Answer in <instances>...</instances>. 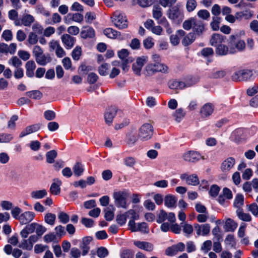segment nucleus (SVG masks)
I'll use <instances>...</instances> for the list:
<instances>
[{
    "mask_svg": "<svg viewBox=\"0 0 258 258\" xmlns=\"http://www.w3.org/2000/svg\"><path fill=\"white\" fill-rule=\"evenodd\" d=\"M182 27L186 30L192 29V32L196 36H201L205 31V24L203 21L195 18L185 20L182 24Z\"/></svg>",
    "mask_w": 258,
    "mask_h": 258,
    "instance_id": "f257e3e1",
    "label": "nucleus"
},
{
    "mask_svg": "<svg viewBox=\"0 0 258 258\" xmlns=\"http://www.w3.org/2000/svg\"><path fill=\"white\" fill-rule=\"evenodd\" d=\"M130 196V193L126 189L114 191L113 194V198L114 200L115 206L117 208L127 209L128 207L127 199Z\"/></svg>",
    "mask_w": 258,
    "mask_h": 258,
    "instance_id": "f03ea898",
    "label": "nucleus"
},
{
    "mask_svg": "<svg viewBox=\"0 0 258 258\" xmlns=\"http://www.w3.org/2000/svg\"><path fill=\"white\" fill-rule=\"evenodd\" d=\"M229 52L230 53H234L237 51H241L245 47V42L240 39L238 34L232 35L230 36L228 42Z\"/></svg>",
    "mask_w": 258,
    "mask_h": 258,
    "instance_id": "7ed1b4c3",
    "label": "nucleus"
},
{
    "mask_svg": "<svg viewBox=\"0 0 258 258\" xmlns=\"http://www.w3.org/2000/svg\"><path fill=\"white\" fill-rule=\"evenodd\" d=\"M254 78L252 70L242 69L235 72L231 76L233 81H248L253 80Z\"/></svg>",
    "mask_w": 258,
    "mask_h": 258,
    "instance_id": "20e7f679",
    "label": "nucleus"
},
{
    "mask_svg": "<svg viewBox=\"0 0 258 258\" xmlns=\"http://www.w3.org/2000/svg\"><path fill=\"white\" fill-rule=\"evenodd\" d=\"M112 19L115 26L120 29L126 28L128 26L127 21L124 14L119 11L114 12Z\"/></svg>",
    "mask_w": 258,
    "mask_h": 258,
    "instance_id": "39448f33",
    "label": "nucleus"
},
{
    "mask_svg": "<svg viewBox=\"0 0 258 258\" xmlns=\"http://www.w3.org/2000/svg\"><path fill=\"white\" fill-rule=\"evenodd\" d=\"M146 69L149 75H153L157 72L164 74L168 73V67L166 65L160 62L149 64L146 66Z\"/></svg>",
    "mask_w": 258,
    "mask_h": 258,
    "instance_id": "423d86ee",
    "label": "nucleus"
},
{
    "mask_svg": "<svg viewBox=\"0 0 258 258\" xmlns=\"http://www.w3.org/2000/svg\"><path fill=\"white\" fill-rule=\"evenodd\" d=\"M153 127L150 123L143 124L139 132V136L142 141H145L150 139L153 134Z\"/></svg>",
    "mask_w": 258,
    "mask_h": 258,
    "instance_id": "0eeeda50",
    "label": "nucleus"
},
{
    "mask_svg": "<svg viewBox=\"0 0 258 258\" xmlns=\"http://www.w3.org/2000/svg\"><path fill=\"white\" fill-rule=\"evenodd\" d=\"M169 19L173 21H177L183 17V14L177 6L170 8L167 12Z\"/></svg>",
    "mask_w": 258,
    "mask_h": 258,
    "instance_id": "6e6552de",
    "label": "nucleus"
},
{
    "mask_svg": "<svg viewBox=\"0 0 258 258\" xmlns=\"http://www.w3.org/2000/svg\"><path fill=\"white\" fill-rule=\"evenodd\" d=\"M50 51L55 50L56 55L59 58L66 55V53L58 41L52 40L49 43Z\"/></svg>",
    "mask_w": 258,
    "mask_h": 258,
    "instance_id": "1a4fd4ad",
    "label": "nucleus"
},
{
    "mask_svg": "<svg viewBox=\"0 0 258 258\" xmlns=\"http://www.w3.org/2000/svg\"><path fill=\"white\" fill-rule=\"evenodd\" d=\"M147 61V57L145 56L138 57L137 58L136 62L133 63L132 65L133 71L136 75L138 76H140L141 75L142 69Z\"/></svg>",
    "mask_w": 258,
    "mask_h": 258,
    "instance_id": "9d476101",
    "label": "nucleus"
},
{
    "mask_svg": "<svg viewBox=\"0 0 258 258\" xmlns=\"http://www.w3.org/2000/svg\"><path fill=\"white\" fill-rule=\"evenodd\" d=\"M201 155L197 151H188L184 153L182 155L183 159L190 163H196L200 160Z\"/></svg>",
    "mask_w": 258,
    "mask_h": 258,
    "instance_id": "9b49d317",
    "label": "nucleus"
},
{
    "mask_svg": "<svg viewBox=\"0 0 258 258\" xmlns=\"http://www.w3.org/2000/svg\"><path fill=\"white\" fill-rule=\"evenodd\" d=\"M117 112V108L115 106H111L106 109L104 113L105 121L108 125H110Z\"/></svg>",
    "mask_w": 258,
    "mask_h": 258,
    "instance_id": "f8f14e48",
    "label": "nucleus"
},
{
    "mask_svg": "<svg viewBox=\"0 0 258 258\" xmlns=\"http://www.w3.org/2000/svg\"><path fill=\"white\" fill-rule=\"evenodd\" d=\"M235 164V159L233 157H228L221 163V170L222 172L227 173L233 168Z\"/></svg>",
    "mask_w": 258,
    "mask_h": 258,
    "instance_id": "ddd939ff",
    "label": "nucleus"
},
{
    "mask_svg": "<svg viewBox=\"0 0 258 258\" xmlns=\"http://www.w3.org/2000/svg\"><path fill=\"white\" fill-rule=\"evenodd\" d=\"M61 40L66 49H71L76 42V38L68 34H63L61 36Z\"/></svg>",
    "mask_w": 258,
    "mask_h": 258,
    "instance_id": "4468645a",
    "label": "nucleus"
},
{
    "mask_svg": "<svg viewBox=\"0 0 258 258\" xmlns=\"http://www.w3.org/2000/svg\"><path fill=\"white\" fill-rule=\"evenodd\" d=\"M226 37L218 33L213 34L210 40V44L214 47H217L221 44L225 43Z\"/></svg>",
    "mask_w": 258,
    "mask_h": 258,
    "instance_id": "2eb2a0df",
    "label": "nucleus"
},
{
    "mask_svg": "<svg viewBox=\"0 0 258 258\" xmlns=\"http://www.w3.org/2000/svg\"><path fill=\"white\" fill-rule=\"evenodd\" d=\"M35 213L30 211H27L21 214L19 220L22 224H27L32 221L35 217Z\"/></svg>",
    "mask_w": 258,
    "mask_h": 258,
    "instance_id": "dca6fc26",
    "label": "nucleus"
},
{
    "mask_svg": "<svg viewBox=\"0 0 258 258\" xmlns=\"http://www.w3.org/2000/svg\"><path fill=\"white\" fill-rule=\"evenodd\" d=\"M134 244L139 248L148 252L153 251L154 248L152 243L147 241H135Z\"/></svg>",
    "mask_w": 258,
    "mask_h": 258,
    "instance_id": "f3484780",
    "label": "nucleus"
},
{
    "mask_svg": "<svg viewBox=\"0 0 258 258\" xmlns=\"http://www.w3.org/2000/svg\"><path fill=\"white\" fill-rule=\"evenodd\" d=\"M35 58L36 62L38 64L42 66H46L52 60L51 57L49 53L45 54L43 53Z\"/></svg>",
    "mask_w": 258,
    "mask_h": 258,
    "instance_id": "a211bd4d",
    "label": "nucleus"
},
{
    "mask_svg": "<svg viewBox=\"0 0 258 258\" xmlns=\"http://www.w3.org/2000/svg\"><path fill=\"white\" fill-rule=\"evenodd\" d=\"M214 111V106L210 103L204 104L202 107L200 113L202 117H207L211 115Z\"/></svg>",
    "mask_w": 258,
    "mask_h": 258,
    "instance_id": "6ab92c4d",
    "label": "nucleus"
},
{
    "mask_svg": "<svg viewBox=\"0 0 258 258\" xmlns=\"http://www.w3.org/2000/svg\"><path fill=\"white\" fill-rule=\"evenodd\" d=\"M195 228L198 235L201 234L202 235H207L209 233L210 229V226L209 224H205L202 225L196 224H195Z\"/></svg>",
    "mask_w": 258,
    "mask_h": 258,
    "instance_id": "aec40b11",
    "label": "nucleus"
},
{
    "mask_svg": "<svg viewBox=\"0 0 258 258\" xmlns=\"http://www.w3.org/2000/svg\"><path fill=\"white\" fill-rule=\"evenodd\" d=\"M40 126L41 124L39 123L28 126L21 133L20 137L22 138L27 135L37 131L40 128Z\"/></svg>",
    "mask_w": 258,
    "mask_h": 258,
    "instance_id": "412c9836",
    "label": "nucleus"
},
{
    "mask_svg": "<svg viewBox=\"0 0 258 258\" xmlns=\"http://www.w3.org/2000/svg\"><path fill=\"white\" fill-rule=\"evenodd\" d=\"M61 184V181L58 178L53 179V182L51 184L50 187V192L54 195H57L60 192V186Z\"/></svg>",
    "mask_w": 258,
    "mask_h": 258,
    "instance_id": "4be33fe9",
    "label": "nucleus"
},
{
    "mask_svg": "<svg viewBox=\"0 0 258 258\" xmlns=\"http://www.w3.org/2000/svg\"><path fill=\"white\" fill-rule=\"evenodd\" d=\"M36 64L34 60H29L27 61L25 64L26 69V75L29 77L32 78L34 75V71L36 68Z\"/></svg>",
    "mask_w": 258,
    "mask_h": 258,
    "instance_id": "5701e85b",
    "label": "nucleus"
},
{
    "mask_svg": "<svg viewBox=\"0 0 258 258\" xmlns=\"http://www.w3.org/2000/svg\"><path fill=\"white\" fill-rule=\"evenodd\" d=\"M92 238L91 237L88 236L84 238L82 240V243L80 245V247L82 249V254L85 255L89 251L90 247L89 244L92 241Z\"/></svg>",
    "mask_w": 258,
    "mask_h": 258,
    "instance_id": "b1692460",
    "label": "nucleus"
},
{
    "mask_svg": "<svg viewBox=\"0 0 258 258\" xmlns=\"http://www.w3.org/2000/svg\"><path fill=\"white\" fill-rule=\"evenodd\" d=\"M196 39L195 33L190 32L188 33L182 39L181 43L184 46H187L192 43Z\"/></svg>",
    "mask_w": 258,
    "mask_h": 258,
    "instance_id": "393cba45",
    "label": "nucleus"
},
{
    "mask_svg": "<svg viewBox=\"0 0 258 258\" xmlns=\"http://www.w3.org/2000/svg\"><path fill=\"white\" fill-rule=\"evenodd\" d=\"M137 141L138 138L135 132L131 131L126 134V143L129 146H134Z\"/></svg>",
    "mask_w": 258,
    "mask_h": 258,
    "instance_id": "a878e982",
    "label": "nucleus"
},
{
    "mask_svg": "<svg viewBox=\"0 0 258 258\" xmlns=\"http://www.w3.org/2000/svg\"><path fill=\"white\" fill-rule=\"evenodd\" d=\"M176 202L177 198L173 195H167L164 198L165 205L168 208L175 207Z\"/></svg>",
    "mask_w": 258,
    "mask_h": 258,
    "instance_id": "bb28decb",
    "label": "nucleus"
},
{
    "mask_svg": "<svg viewBox=\"0 0 258 258\" xmlns=\"http://www.w3.org/2000/svg\"><path fill=\"white\" fill-rule=\"evenodd\" d=\"M103 34L108 38L115 39L118 36H120L121 33L111 28H107L103 30Z\"/></svg>",
    "mask_w": 258,
    "mask_h": 258,
    "instance_id": "cd10ccee",
    "label": "nucleus"
},
{
    "mask_svg": "<svg viewBox=\"0 0 258 258\" xmlns=\"http://www.w3.org/2000/svg\"><path fill=\"white\" fill-rule=\"evenodd\" d=\"M47 192L46 189L37 190L32 191L31 194V197L34 199H41L46 197Z\"/></svg>",
    "mask_w": 258,
    "mask_h": 258,
    "instance_id": "c85d7f7f",
    "label": "nucleus"
},
{
    "mask_svg": "<svg viewBox=\"0 0 258 258\" xmlns=\"http://www.w3.org/2000/svg\"><path fill=\"white\" fill-rule=\"evenodd\" d=\"M81 36L84 39L93 38L95 36V31L94 29L91 27L86 28L81 31Z\"/></svg>",
    "mask_w": 258,
    "mask_h": 258,
    "instance_id": "c756f323",
    "label": "nucleus"
},
{
    "mask_svg": "<svg viewBox=\"0 0 258 258\" xmlns=\"http://www.w3.org/2000/svg\"><path fill=\"white\" fill-rule=\"evenodd\" d=\"M237 224L231 219L226 220L225 225V229L227 231L233 232L237 228Z\"/></svg>",
    "mask_w": 258,
    "mask_h": 258,
    "instance_id": "7c9ffc66",
    "label": "nucleus"
},
{
    "mask_svg": "<svg viewBox=\"0 0 258 258\" xmlns=\"http://www.w3.org/2000/svg\"><path fill=\"white\" fill-rule=\"evenodd\" d=\"M115 209L113 205L110 206L104 210V218L107 221H111L114 218V211Z\"/></svg>",
    "mask_w": 258,
    "mask_h": 258,
    "instance_id": "2f4dec72",
    "label": "nucleus"
},
{
    "mask_svg": "<svg viewBox=\"0 0 258 258\" xmlns=\"http://www.w3.org/2000/svg\"><path fill=\"white\" fill-rule=\"evenodd\" d=\"M21 19L22 24L25 26H30L35 20L33 16L30 14L24 15Z\"/></svg>",
    "mask_w": 258,
    "mask_h": 258,
    "instance_id": "473e14b6",
    "label": "nucleus"
},
{
    "mask_svg": "<svg viewBox=\"0 0 258 258\" xmlns=\"http://www.w3.org/2000/svg\"><path fill=\"white\" fill-rule=\"evenodd\" d=\"M185 112L181 108L177 109L173 113V116L174 117L175 120L179 122L181 119L184 117Z\"/></svg>",
    "mask_w": 258,
    "mask_h": 258,
    "instance_id": "72a5a7b5",
    "label": "nucleus"
},
{
    "mask_svg": "<svg viewBox=\"0 0 258 258\" xmlns=\"http://www.w3.org/2000/svg\"><path fill=\"white\" fill-rule=\"evenodd\" d=\"M215 52L219 55H226L228 52V47L222 43L216 47Z\"/></svg>",
    "mask_w": 258,
    "mask_h": 258,
    "instance_id": "f704fd0d",
    "label": "nucleus"
},
{
    "mask_svg": "<svg viewBox=\"0 0 258 258\" xmlns=\"http://www.w3.org/2000/svg\"><path fill=\"white\" fill-rule=\"evenodd\" d=\"M26 95L33 99H40L42 97V93L39 90H33L26 93Z\"/></svg>",
    "mask_w": 258,
    "mask_h": 258,
    "instance_id": "c9c22d12",
    "label": "nucleus"
},
{
    "mask_svg": "<svg viewBox=\"0 0 258 258\" xmlns=\"http://www.w3.org/2000/svg\"><path fill=\"white\" fill-rule=\"evenodd\" d=\"M237 215L238 218L242 221L249 222L251 220L250 215L248 213H244L242 209H238L237 210Z\"/></svg>",
    "mask_w": 258,
    "mask_h": 258,
    "instance_id": "e433bc0d",
    "label": "nucleus"
},
{
    "mask_svg": "<svg viewBox=\"0 0 258 258\" xmlns=\"http://www.w3.org/2000/svg\"><path fill=\"white\" fill-rule=\"evenodd\" d=\"M74 174L79 177L84 172L83 166L80 162L76 163L73 167Z\"/></svg>",
    "mask_w": 258,
    "mask_h": 258,
    "instance_id": "4c0bfd02",
    "label": "nucleus"
},
{
    "mask_svg": "<svg viewBox=\"0 0 258 258\" xmlns=\"http://www.w3.org/2000/svg\"><path fill=\"white\" fill-rule=\"evenodd\" d=\"M186 183L189 185H197L199 184V180L196 174H192L186 178Z\"/></svg>",
    "mask_w": 258,
    "mask_h": 258,
    "instance_id": "58836bf2",
    "label": "nucleus"
},
{
    "mask_svg": "<svg viewBox=\"0 0 258 258\" xmlns=\"http://www.w3.org/2000/svg\"><path fill=\"white\" fill-rule=\"evenodd\" d=\"M56 216L51 213H46L44 216L45 222L50 225H53L55 223Z\"/></svg>",
    "mask_w": 258,
    "mask_h": 258,
    "instance_id": "ea45409f",
    "label": "nucleus"
},
{
    "mask_svg": "<svg viewBox=\"0 0 258 258\" xmlns=\"http://www.w3.org/2000/svg\"><path fill=\"white\" fill-rule=\"evenodd\" d=\"M57 152L53 150L48 152L46 154V161L48 163H52L54 162L55 158L57 157Z\"/></svg>",
    "mask_w": 258,
    "mask_h": 258,
    "instance_id": "a19ab883",
    "label": "nucleus"
},
{
    "mask_svg": "<svg viewBox=\"0 0 258 258\" xmlns=\"http://www.w3.org/2000/svg\"><path fill=\"white\" fill-rule=\"evenodd\" d=\"M197 6V2L196 0H187L186 3V9L187 11L190 13L194 11Z\"/></svg>",
    "mask_w": 258,
    "mask_h": 258,
    "instance_id": "79ce46f5",
    "label": "nucleus"
},
{
    "mask_svg": "<svg viewBox=\"0 0 258 258\" xmlns=\"http://www.w3.org/2000/svg\"><path fill=\"white\" fill-rule=\"evenodd\" d=\"M162 9L159 6L154 7L153 10V17L156 20H159L162 16Z\"/></svg>",
    "mask_w": 258,
    "mask_h": 258,
    "instance_id": "37998d69",
    "label": "nucleus"
},
{
    "mask_svg": "<svg viewBox=\"0 0 258 258\" xmlns=\"http://www.w3.org/2000/svg\"><path fill=\"white\" fill-rule=\"evenodd\" d=\"M82 55V48L79 46H77L72 52V56L74 60H78Z\"/></svg>",
    "mask_w": 258,
    "mask_h": 258,
    "instance_id": "c03bdc74",
    "label": "nucleus"
},
{
    "mask_svg": "<svg viewBox=\"0 0 258 258\" xmlns=\"http://www.w3.org/2000/svg\"><path fill=\"white\" fill-rule=\"evenodd\" d=\"M8 63L9 64L15 67V68L21 67L22 64L21 60L16 56H13L10 58L8 61Z\"/></svg>",
    "mask_w": 258,
    "mask_h": 258,
    "instance_id": "a18cd8bd",
    "label": "nucleus"
},
{
    "mask_svg": "<svg viewBox=\"0 0 258 258\" xmlns=\"http://www.w3.org/2000/svg\"><path fill=\"white\" fill-rule=\"evenodd\" d=\"M36 11L37 14H41L45 17H49L50 13L46 10L42 5H38L36 7Z\"/></svg>",
    "mask_w": 258,
    "mask_h": 258,
    "instance_id": "49530a36",
    "label": "nucleus"
},
{
    "mask_svg": "<svg viewBox=\"0 0 258 258\" xmlns=\"http://www.w3.org/2000/svg\"><path fill=\"white\" fill-rule=\"evenodd\" d=\"M58 219L61 223L66 224L69 222L70 220V217L66 213L60 212L58 215Z\"/></svg>",
    "mask_w": 258,
    "mask_h": 258,
    "instance_id": "de8ad7c7",
    "label": "nucleus"
},
{
    "mask_svg": "<svg viewBox=\"0 0 258 258\" xmlns=\"http://www.w3.org/2000/svg\"><path fill=\"white\" fill-rule=\"evenodd\" d=\"M244 204V197L242 195L238 194L237 195L234 202V205L235 207L239 208L242 206Z\"/></svg>",
    "mask_w": 258,
    "mask_h": 258,
    "instance_id": "09e8293b",
    "label": "nucleus"
},
{
    "mask_svg": "<svg viewBox=\"0 0 258 258\" xmlns=\"http://www.w3.org/2000/svg\"><path fill=\"white\" fill-rule=\"evenodd\" d=\"M61 18L60 16L57 13H54L52 15V19H48L46 22L48 24H52L59 23L61 21Z\"/></svg>",
    "mask_w": 258,
    "mask_h": 258,
    "instance_id": "8fccbe9b",
    "label": "nucleus"
},
{
    "mask_svg": "<svg viewBox=\"0 0 258 258\" xmlns=\"http://www.w3.org/2000/svg\"><path fill=\"white\" fill-rule=\"evenodd\" d=\"M18 246L20 248L27 250H31L33 247L32 245L30 244V242L28 241V239H24L22 240Z\"/></svg>",
    "mask_w": 258,
    "mask_h": 258,
    "instance_id": "3c124183",
    "label": "nucleus"
},
{
    "mask_svg": "<svg viewBox=\"0 0 258 258\" xmlns=\"http://www.w3.org/2000/svg\"><path fill=\"white\" fill-rule=\"evenodd\" d=\"M68 18H72V19L76 22H81L83 20V15L79 13H75L74 14H69L67 15Z\"/></svg>",
    "mask_w": 258,
    "mask_h": 258,
    "instance_id": "603ef678",
    "label": "nucleus"
},
{
    "mask_svg": "<svg viewBox=\"0 0 258 258\" xmlns=\"http://www.w3.org/2000/svg\"><path fill=\"white\" fill-rule=\"evenodd\" d=\"M127 217L126 212L124 214H119L116 216V222L120 225L122 226L124 225L126 221V218Z\"/></svg>",
    "mask_w": 258,
    "mask_h": 258,
    "instance_id": "864d4df0",
    "label": "nucleus"
},
{
    "mask_svg": "<svg viewBox=\"0 0 258 258\" xmlns=\"http://www.w3.org/2000/svg\"><path fill=\"white\" fill-rule=\"evenodd\" d=\"M137 229V231H139L144 233H148L149 231L147 224L145 222L138 223Z\"/></svg>",
    "mask_w": 258,
    "mask_h": 258,
    "instance_id": "5fc2aeb1",
    "label": "nucleus"
},
{
    "mask_svg": "<svg viewBox=\"0 0 258 258\" xmlns=\"http://www.w3.org/2000/svg\"><path fill=\"white\" fill-rule=\"evenodd\" d=\"M167 218V213L163 210H161L160 213L158 214L156 221L158 223H161L163 222Z\"/></svg>",
    "mask_w": 258,
    "mask_h": 258,
    "instance_id": "6e6d98bb",
    "label": "nucleus"
},
{
    "mask_svg": "<svg viewBox=\"0 0 258 258\" xmlns=\"http://www.w3.org/2000/svg\"><path fill=\"white\" fill-rule=\"evenodd\" d=\"M143 45L146 49H150L154 45V42L153 38L151 37H148L143 41Z\"/></svg>",
    "mask_w": 258,
    "mask_h": 258,
    "instance_id": "4d7b16f0",
    "label": "nucleus"
},
{
    "mask_svg": "<svg viewBox=\"0 0 258 258\" xmlns=\"http://www.w3.org/2000/svg\"><path fill=\"white\" fill-rule=\"evenodd\" d=\"M176 1L177 0H159V4L164 8L171 7Z\"/></svg>",
    "mask_w": 258,
    "mask_h": 258,
    "instance_id": "13d9d810",
    "label": "nucleus"
},
{
    "mask_svg": "<svg viewBox=\"0 0 258 258\" xmlns=\"http://www.w3.org/2000/svg\"><path fill=\"white\" fill-rule=\"evenodd\" d=\"M198 16L204 20H207L210 16V13L206 10H200L197 13Z\"/></svg>",
    "mask_w": 258,
    "mask_h": 258,
    "instance_id": "bf43d9fd",
    "label": "nucleus"
},
{
    "mask_svg": "<svg viewBox=\"0 0 258 258\" xmlns=\"http://www.w3.org/2000/svg\"><path fill=\"white\" fill-rule=\"evenodd\" d=\"M183 232L187 234H190L193 232V227L191 225L187 223H181Z\"/></svg>",
    "mask_w": 258,
    "mask_h": 258,
    "instance_id": "052dcab7",
    "label": "nucleus"
},
{
    "mask_svg": "<svg viewBox=\"0 0 258 258\" xmlns=\"http://www.w3.org/2000/svg\"><path fill=\"white\" fill-rule=\"evenodd\" d=\"M2 37L7 41H11L13 39V34L10 30H5L3 32Z\"/></svg>",
    "mask_w": 258,
    "mask_h": 258,
    "instance_id": "680f3d73",
    "label": "nucleus"
},
{
    "mask_svg": "<svg viewBox=\"0 0 258 258\" xmlns=\"http://www.w3.org/2000/svg\"><path fill=\"white\" fill-rule=\"evenodd\" d=\"M28 41L30 44H35L38 41L37 35L33 32L30 33L28 36Z\"/></svg>",
    "mask_w": 258,
    "mask_h": 258,
    "instance_id": "e2e57ef3",
    "label": "nucleus"
},
{
    "mask_svg": "<svg viewBox=\"0 0 258 258\" xmlns=\"http://www.w3.org/2000/svg\"><path fill=\"white\" fill-rule=\"evenodd\" d=\"M220 189V187L217 185H213L210 187L209 194L212 197H216L218 195Z\"/></svg>",
    "mask_w": 258,
    "mask_h": 258,
    "instance_id": "0e129e2a",
    "label": "nucleus"
},
{
    "mask_svg": "<svg viewBox=\"0 0 258 258\" xmlns=\"http://www.w3.org/2000/svg\"><path fill=\"white\" fill-rule=\"evenodd\" d=\"M97 255L100 258H104L108 254V252L107 249L104 247H101L99 248L97 251Z\"/></svg>",
    "mask_w": 258,
    "mask_h": 258,
    "instance_id": "69168bd1",
    "label": "nucleus"
},
{
    "mask_svg": "<svg viewBox=\"0 0 258 258\" xmlns=\"http://www.w3.org/2000/svg\"><path fill=\"white\" fill-rule=\"evenodd\" d=\"M45 118L47 120H52L55 118V113L52 110H47L44 113Z\"/></svg>",
    "mask_w": 258,
    "mask_h": 258,
    "instance_id": "338daca9",
    "label": "nucleus"
},
{
    "mask_svg": "<svg viewBox=\"0 0 258 258\" xmlns=\"http://www.w3.org/2000/svg\"><path fill=\"white\" fill-rule=\"evenodd\" d=\"M248 210L255 216H258V206L253 203L248 206Z\"/></svg>",
    "mask_w": 258,
    "mask_h": 258,
    "instance_id": "774afa93",
    "label": "nucleus"
}]
</instances>
